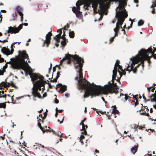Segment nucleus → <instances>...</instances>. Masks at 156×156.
<instances>
[{
  "instance_id": "nucleus-1",
  "label": "nucleus",
  "mask_w": 156,
  "mask_h": 156,
  "mask_svg": "<svg viewBox=\"0 0 156 156\" xmlns=\"http://www.w3.org/2000/svg\"><path fill=\"white\" fill-rule=\"evenodd\" d=\"M67 60L66 63L69 64L71 61H73L75 68L78 73V75L75 79L77 81L78 87L81 89H86L83 95L84 98H86L90 95L91 96L97 95L100 94L101 92L103 91L107 92L109 90V86L108 85L103 86H97L93 83V85L89 82L87 81L83 77L82 74V67L84 62L83 59L76 55H71L69 54L65 55V56L61 60L60 62Z\"/></svg>"
},
{
  "instance_id": "nucleus-2",
  "label": "nucleus",
  "mask_w": 156,
  "mask_h": 156,
  "mask_svg": "<svg viewBox=\"0 0 156 156\" xmlns=\"http://www.w3.org/2000/svg\"><path fill=\"white\" fill-rule=\"evenodd\" d=\"M153 48L151 46L147 50L142 49L138 52V54L133 58H130L132 62L130 66L128 65L126 68L127 70L130 71L133 69L134 73L136 72L135 70L136 68L141 64L142 66H144V61L148 60L149 62L151 57L152 56L154 58L156 59V54L152 51Z\"/></svg>"
},
{
  "instance_id": "nucleus-3",
  "label": "nucleus",
  "mask_w": 156,
  "mask_h": 156,
  "mask_svg": "<svg viewBox=\"0 0 156 156\" xmlns=\"http://www.w3.org/2000/svg\"><path fill=\"white\" fill-rule=\"evenodd\" d=\"M28 58V55L25 51L21 52L19 51V55L16 56V58H11L9 61L6 62L11 64L12 68L14 69H22L25 71L27 69L28 71H30L31 69V67L25 61V59Z\"/></svg>"
},
{
  "instance_id": "nucleus-4",
  "label": "nucleus",
  "mask_w": 156,
  "mask_h": 156,
  "mask_svg": "<svg viewBox=\"0 0 156 156\" xmlns=\"http://www.w3.org/2000/svg\"><path fill=\"white\" fill-rule=\"evenodd\" d=\"M119 5L116 9L115 17L117 18L118 21L116 23V27L114 29L115 34H117L124 21L125 18L127 17L128 14L124 7L126 5V0H117ZM120 28L122 29L121 26Z\"/></svg>"
},
{
  "instance_id": "nucleus-5",
  "label": "nucleus",
  "mask_w": 156,
  "mask_h": 156,
  "mask_svg": "<svg viewBox=\"0 0 156 156\" xmlns=\"http://www.w3.org/2000/svg\"><path fill=\"white\" fill-rule=\"evenodd\" d=\"M29 75L33 82V86L32 88V93L34 96L33 100H35V98L37 97L41 98V95L38 91V90H42L44 89V85L47 83V82L43 80L44 77L42 76H39L34 73H29Z\"/></svg>"
},
{
  "instance_id": "nucleus-6",
  "label": "nucleus",
  "mask_w": 156,
  "mask_h": 156,
  "mask_svg": "<svg viewBox=\"0 0 156 156\" xmlns=\"http://www.w3.org/2000/svg\"><path fill=\"white\" fill-rule=\"evenodd\" d=\"M83 4V2L81 1H78L76 2V7H73L72 8L73 11L76 14L77 17L80 16L81 14V12L80 11V6Z\"/></svg>"
},
{
  "instance_id": "nucleus-7",
  "label": "nucleus",
  "mask_w": 156,
  "mask_h": 156,
  "mask_svg": "<svg viewBox=\"0 0 156 156\" xmlns=\"http://www.w3.org/2000/svg\"><path fill=\"white\" fill-rule=\"evenodd\" d=\"M23 25L25 26H27L28 23H24L22 24H20L18 27H8V33H10L11 34H16L19 32L20 30L22 28Z\"/></svg>"
},
{
  "instance_id": "nucleus-8",
  "label": "nucleus",
  "mask_w": 156,
  "mask_h": 156,
  "mask_svg": "<svg viewBox=\"0 0 156 156\" xmlns=\"http://www.w3.org/2000/svg\"><path fill=\"white\" fill-rule=\"evenodd\" d=\"M119 61L118 60H117L116 61V62L115 64L114 70H113V75L112 76V83H114V80L115 79V77L116 76L117 66L119 65Z\"/></svg>"
},
{
  "instance_id": "nucleus-9",
  "label": "nucleus",
  "mask_w": 156,
  "mask_h": 156,
  "mask_svg": "<svg viewBox=\"0 0 156 156\" xmlns=\"http://www.w3.org/2000/svg\"><path fill=\"white\" fill-rule=\"evenodd\" d=\"M16 10L17 11V13L19 14V15L21 16L20 20L21 22L23 21V14L22 13L23 9L19 6H17L16 8Z\"/></svg>"
},
{
  "instance_id": "nucleus-10",
  "label": "nucleus",
  "mask_w": 156,
  "mask_h": 156,
  "mask_svg": "<svg viewBox=\"0 0 156 156\" xmlns=\"http://www.w3.org/2000/svg\"><path fill=\"white\" fill-rule=\"evenodd\" d=\"M63 28L58 30L57 32L58 33L59 32V33L56 35L54 37V39L58 43L60 42V38L62 37V36H61V34L62 30H63Z\"/></svg>"
},
{
  "instance_id": "nucleus-11",
  "label": "nucleus",
  "mask_w": 156,
  "mask_h": 156,
  "mask_svg": "<svg viewBox=\"0 0 156 156\" xmlns=\"http://www.w3.org/2000/svg\"><path fill=\"white\" fill-rule=\"evenodd\" d=\"M52 35V33L51 32H49L46 36V40L45 42L47 44L46 46L48 47V44L50 43L51 37Z\"/></svg>"
},
{
  "instance_id": "nucleus-12",
  "label": "nucleus",
  "mask_w": 156,
  "mask_h": 156,
  "mask_svg": "<svg viewBox=\"0 0 156 156\" xmlns=\"http://www.w3.org/2000/svg\"><path fill=\"white\" fill-rule=\"evenodd\" d=\"M60 87V88L59 89V91L61 93H63L67 90V87L65 85H63L62 84L59 83L57 85V87Z\"/></svg>"
},
{
  "instance_id": "nucleus-13",
  "label": "nucleus",
  "mask_w": 156,
  "mask_h": 156,
  "mask_svg": "<svg viewBox=\"0 0 156 156\" xmlns=\"http://www.w3.org/2000/svg\"><path fill=\"white\" fill-rule=\"evenodd\" d=\"M99 3V1L98 0H94L92 3V7L93 8L94 12L95 13H97L96 10L98 5Z\"/></svg>"
},
{
  "instance_id": "nucleus-14",
  "label": "nucleus",
  "mask_w": 156,
  "mask_h": 156,
  "mask_svg": "<svg viewBox=\"0 0 156 156\" xmlns=\"http://www.w3.org/2000/svg\"><path fill=\"white\" fill-rule=\"evenodd\" d=\"M86 119V118H85L83 120V121H82V122H84ZM82 129L81 130L82 131L81 133L83 134H84L85 135H86L87 134V132L85 129V127H86V128H87V125L85 126L83 123L82 124Z\"/></svg>"
},
{
  "instance_id": "nucleus-15",
  "label": "nucleus",
  "mask_w": 156,
  "mask_h": 156,
  "mask_svg": "<svg viewBox=\"0 0 156 156\" xmlns=\"http://www.w3.org/2000/svg\"><path fill=\"white\" fill-rule=\"evenodd\" d=\"M13 51L14 50L13 49H11V51H10L9 49H6L1 50L2 52L6 55L12 54Z\"/></svg>"
},
{
  "instance_id": "nucleus-16",
  "label": "nucleus",
  "mask_w": 156,
  "mask_h": 156,
  "mask_svg": "<svg viewBox=\"0 0 156 156\" xmlns=\"http://www.w3.org/2000/svg\"><path fill=\"white\" fill-rule=\"evenodd\" d=\"M117 66H118V72L119 73V74L120 75V77H121L122 75H125L126 73L122 69V67L121 66L118 65Z\"/></svg>"
},
{
  "instance_id": "nucleus-17",
  "label": "nucleus",
  "mask_w": 156,
  "mask_h": 156,
  "mask_svg": "<svg viewBox=\"0 0 156 156\" xmlns=\"http://www.w3.org/2000/svg\"><path fill=\"white\" fill-rule=\"evenodd\" d=\"M138 147V144L135 145L134 146L132 147L130 149L131 153L134 154L137 151V148Z\"/></svg>"
},
{
  "instance_id": "nucleus-18",
  "label": "nucleus",
  "mask_w": 156,
  "mask_h": 156,
  "mask_svg": "<svg viewBox=\"0 0 156 156\" xmlns=\"http://www.w3.org/2000/svg\"><path fill=\"white\" fill-rule=\"evenodd\" d=\"M63 34L62 36V37H60V39H63V40H62L61 41V44L62 45H65L66 43V39L65 37H63L65 35V31L64 30L63 31Z\"/></svg>"
},
{
  "instance_id": "nucleus-19",
  "label": "nucleus",
  "mask_w": 156,
  "mask_h": 156,
  "mask_svg": "<svg viewBox=\"0 0 156 156\" xmlns=\"http://www.w3.org/2000/svg\"><path fill=\"white\" fill-rule=\"evenodd\" d=\"M17 16V14L16 12H15L12 14V19H10V20H17L16 16Z\"/></svg>"
},
{
  "instance_id": "nucleus-20",
  "label": "nucleus",
  "mask_w": 156,
  "mask_h": 156,
  "mask_svg": "<svg viewBox=\"0 0 156 156\" xmlns=\"http://www.w3.org/2000/svg\"><path fill=\"white\" fill-rule=\"evenodd\" d=\"M48 131L50 132H52L54 134L58 136H61L62 135L61 134H60V133H61V132H60L58 131L56 133L53 129H51V130H48Z\"/></svg>"
},
{
  "instance_id": "nucleus-21",
  "label": "nucleus",
  "mask_w": 156,
  "mask_h": 156,
  "mask_svg": "<svg viewBox=\"0 0 156 156\" xmlns=\"http://www.w3.org/2000/svg\"><path fill=\"white\" fill-rule=\"evenodd\" d=\"M69 36L70 38H73L74 36V33L73 31L70 32L69 34Z\"/></svg>"
},
{
  "instance_id": "nucleus-22",
  "label": "nucleus",
  "mask_w": 156,
  "mask_h": 156,
  "mask_svg": "<svg viewBox=\"0 0 156 156\" xmlns=\"http://www.w3.org/2000/svg\"><path fill=\"white\" fill-rule=\"evenodd\" d=\"M144 23V22L142 20H140L138 22V26H140L143 25Z\"/></svg>"
},
{
  "instance_id": "nucleus-23",
  "label": "nucleus",
  "mask_w": 156,
  "mask_h": 156,
  "mask_svg": "<svg viewBox=\"0 0 156 156\" xmlns=\"http://www.w3.org/2000/svg\"><path fill=\"white\" fill-rule=\"evenodd\" d=\"M112 113H114L115 114H118L119 113V111L118 110L115 109L114 108V109H112Z\"/></svg>"
},
{
  "instance_id": "nucleus-24",
  "label": "nucleus",
  "mask_w": 156,
  "mask_h": 156,
  "mask_svg": "<svg viewBox=\"0 0 156 156\" xmlns=\"http://www.w3.org/2000/svg\"><path fill=\"white\" fill-rule=\"evenodd\" d=\"M6 105L3 103H0V108H5L6 107Z\"/></svg>"
},
{
  "instance_id": "nucleus-25",
  "label": "nucleus",
  "mask_w": 156,
  "mask_h": 156,
  "mask_svg": "<svg viewBox=\"0 0 156 156\" xmlns=\"http://www.w3.org/2000/svg\"><path fill=\"white\" fill-rule=\"evenodd\" d=\"M38 126H39V127L40 128V129H41L42 131V132H43V133H44L45 132V131L43 129V128L41 127V124L40 123H38Z\"/></svg>"
},
{
  "instance_id": "nucleus-26",
  "label": "nucleus",
  "mask_w": 156,
  "mask_h": 156,
  "mask_svg": "<svg viewBox=\"0 0 156 156\" xmlns=\"http://www.w3.org/2000/svg\"><path fill=\"white\" fill-rule=\"evenodd\" d=\"M2 69V68L1 69ZM5 71V70L3 68L2 69H0V75H3V73Z\"/></svg>"
},
{
  "instance_id": "nucleus-27",
  "label": "nucleus",
  "mask_w": 156,
  "mask_h": 156,
  "mask_svg": "<svg viewBox=\"0 0 156 156\" xmlns=\"http://www.w3.org/2000/svg\"><path fill=\"white\" fill-rule=\"evenodd\" d=\"M2 85V86H3L4 87L7 86V84L5 83L4 82H2L0 83V85Z\"/></svg>"
},
{
  "instance_id": "nucleus-28",
  "label": "nucleus",
  "mask_w": 156,
  "mask_h": 156,
  "mask_svg": "<svg viewBox=\"0 0 156 156\" xmlns=\"http://www.w3.org/2000/svg\"><path fill=\"white\" fill-rule=\"evenodd\" d=\"M64 95L66 98H68L69 97V94L68 93H65Z\"/></svg>"
},
{
  "instance_id": "nucleus-29",
  "label": "nucleus",
  "mask_w": 156,
  "mask_h": 156,
  "mask_svg": "<svg viewBox=\"0 0 156 156\" xmlns=\"http://www.w3.org/2000/svg\"><path fill=\"white\" fill-rule=\"evenodd\" d=\"M6 94H5L4 95H2L1 96H0V98H5L6 99Z\"/></svg>"
},
{
  "instance_id": "nucleus-30",
  "label": "nucleus",
  "mask_w": 156,
  "mask_h": 156,
  "mask_svg": "<svg viewBox=\"0 0 156 156\" xmlns=\"http://www.w3.org/2000/svg\"><path fill=\"white\" fill-rule=\"evenodd\" d=\"M4 61V59L0 57V62H2Z\"/></svg>"
},
{
  "instance_id": "nucleus-31",
  "label": "nucleus",
  "mask_w": 156,
  "mask_h": 156,
  "mask_svg": "<svg viewBox=\"0 0 156 156\" xmlns=\"http://www.w3.org/2000/svg\"><path fill=\"white\" fill-rule=\"evenodd\" d=\"M60 73L59 72H58L57 73V75L56 76V78L58 79L59 77Z\"/></svg>"
},
{
  "instance_id": "nucleus-32",
  "label": "nucleus",
  "mask_w": 156,
  "mask_h": 156,
  "mask_svg": "<svg viewBox=\"0 0 156 156\" xmlns=\"http://www.w3.org/2000/svg\"><path fill=\"white\" fill-rule=\"evenodd\" d=\"M18 43L17 42H13L11 44V48H12V47H13V45H14L15 44H16V43Z\"/></svg>"
},
{
  "instance_id": "nucleus-33",
  "label": "nucleus",
  "mask_w": 156,
  "mask_h": 156,
  "mask_svg": "<svg viewBox=\"0 0 156 156\" xmlns=\"http://www.w3.org/2000/svg\"><path fill=\"white\" fill-rule=\"evenodd\" d=\"M128 96H126V94L125 95V99L126 100H127L128 99Z\"/></svg>"
},
{
  "instance_id": "nucleus-34",
  "label": "nucleus",
  "mask_w": 156,
  "mask_h": 156,
  "mask_svg": "<svg viewBox=\"0 0 156 156\" xmlns=\"http://www.w3.org/2000/svg\"><path fill=\"white\" fill-rule=\"evenodd\" d=\"M156 6V4H153L151 6V7L153 8H154Z\"/></svg>"
},
{
  "instance_id": "nucleus-35",
  "label": "nucleus",
  "mask_w": 156,
  "mask_h": 156,
  "mask_svg": "<svg viewBox=\"0 0 156 156\" xmlns=\"http://www.w3.org/2000/svg\"><path fill=\"white\" fill-rule=\"evenodd\" d=\"M115 37V36H114L113 37L110 38V41H111L112 42L113 41L114 38Z\"/></svg>"
},
{
  "instance_id": "nucleus-36",
  "label": "nucleus",
  "mask_w": 156,
  "mask_h": 156,
  "mask_svg": "<svg viewBox=\"0 0 156 156\" xmlns=\"http://www.w3.org/2000/svg\"><path fill=\"white\" fill-rule=\"evenodd\" d=\"M69 28V27L68 26H66L64 28H63L64 30H67V29H68Z\"/></svg>"
},
{
  "instance_id": "nucleus-37",
  "label": "nucleus",
  "mask_w": 156,
  "mask_h": 156,
  "mask_svg": "<svg viewBox=\"0 0 156 156\" xmlns=\"http://www.w3.org/2000/svg\"><path fill=\"white\" fill-rule=\"evenodd\" d=\"M84 136L82 135L80 136V139H82L83 138H84Z\"/></svg>"
},
{
  "instance_id": "nucleus-38",
  "label": "nucleus",
  "mask_w": 156,
  "mask_h": 156,
  "mask_svg": "<svg viewBox=\"0 0 156 156\" xmlns=\"http://www.w3.org/2000/svg\"><path fill=\"white\" fill-rule=\"evenodd\" d=\"M63 119H64V118H63L62 120V121H60L59 120V119H58V122H60V123L61 124V123H62L63 122Z\"/></svg>"
},
{
  "instance_id": "nucleus-39",
  "label": "nucleus",
  "mask_w": 156,
  "mask_h": 156,
  "mask_svg": "<svg viewBox=\"0 0 156 156\" xmlns=\"http://www.w3.org/2000/svg\"><path fill=\"white\" fill-rule=\"evenodd\" d=\"M55 102L56 104H58L59 102V101L58 100L56 99L55 100Z\"/></svg>"
},
{
  "instance_id": "nucleus-40",
  "label": "nucleus",
  "mask_w": 156,
  "mask_h": 156,
  "mask_svg": "<svg viewBox=\"0 0 156 156\" xmlns=\"http://www.w3.org/2000/svg\"><path fill=\"white\" fill-rule=\"evenodd\" d=\"M3 41H7L6 39H5L3 40V41L0 40V42H2Z\"/></svg>"
},
{
  "instance_id": "nucleus-41",
  "label": "nucleus",
  "mask_w": 156,
  "mask_h": 156,
  "mask_svg": "<svg viewBox=\"0 0 156 156\" xmlns=\"http://www.w3.org/2000/svg\"><path fill=\"white\" fill-rule=\"evenodd\" d=\"M55 45L57 47H58L59 46V44L57 43H55Z\"/></svg>"
},
{
  "instance_id": "nucleus-42",
  "label": "nucleus",
  "mask_w": 156,
  "mask_h": 156,
  "mask_svg": "<svg viewBox=\"0 0 156 156\" xmlns=\"http://www.w3.org/2000/svg\"><path fill=\"white\" fill-rule=\"evenodd\" d=\"M134 1L135 3H138V0H134Z\"/></svg>"
},
{
  "instance_id": "nucleus-43",
  "label": "nucleus",
  "mask_w": 156,
  "mask_h": 156,
  "mask_svg": "<svg viewBox=\"0 0 156 156\" xmlns=\"http://www.w3.org/2000/svg\"><path fill=\"white\" fill-rule=\"evenodd\" d=\"M116 21V19H115V20H113L112 21V23H115V22Z\"/></svg>"
},
{
  "instance_id": "nucleus-44",
  "label": "nucleus",
  "mask_w": 156,
  "mask_h": 156,
  "mask_svg": "<svg viewBox=\"0 0 156 156\" xmlns=\"http://www.w3.org/2000/svg\"><path fill=\"white\" fill-rule=\"evenodd\" d=\"M143 98L145 100L146 99V98H145V97L144 96V94H143Z\"/></svg>"
},
{
  "instance_id": "nucleus-45",
  "label": "nucleus",
  "mask_w": 156,
  "mask_h": 156,
  "mask_svg": "<svg viewBox=\"0 0 156 156\" xmlns=\"http://www.w3.org/2000/svg\"><path fill=\"white\" fill-rule=\"evenodd\" d=\"M48 85H49V87H50V88H52V86L50 83H49Z\"/></svg>"
},
{
  "instance_id": "nucleus-46",
  "label": "nucleus",
  "mask_w": 156,
  "mask_h": 156,
  "mask_svg": "<svg viewBox=\"0 0 156 156\" xmlns=\"http://www.w3.org/2000/svg\"><path fill=\"white\" fill-rule=\"evenodd\" d=\"M151 12H152V13H153V14H154V12H155V11H154V9H153L151 11Z\"/></svg>"
},
{
  "instance_id": "nucleus-47",
  "label": "nucleus",
  "mask_w": 156,
  "mask_h": 156,
  "mask_svg": "<svg viewBox=\"0 0 156 156\" xmlns=\"http://www.w3.org/2000/svg\"><path fill=\"white\" fill-rule=\"evenodd\" d=\"M145 115H146L148 116L149 115V114L148 113H147L146 112H145Z\"/></svg>"
},
{
  "instance_id": "nucleus-48",
  "label": "nucleus",
  "mask_w": 156,
  "mask_h": 156,
  "mask_svg": "<svg viewBox=\"0 0 156 156\" xmlns=\"http://www.w3.org/2000/svg\"><path fill=\"white\" fill-rule=\"evenodd\" d=\"M1 12H6V11L5 10H1Z\"/></svg>"
},
{
  "instance_id": "nucleus-49",
  "label": "nucleus",
  "mask_w": 156,
  "mask_h": 156,
  "mask_svg": "<svg viewBox=\"0 0 156 156\" xmlns=\"http://www.w3.org/2000/svg\"><path fill=\"white\" fill-rule=\"evenodd\" d=\"M45 128H46V129L47 130L48 129H50V127H48L46 126V127H45Z\"/></svg>"
},
{
  "instance_id": "nucleus-50",
  "label": "nucleus",
  "mask_w": 156,
  "mask_h": 156,
  "mask_svg": "<svg viewBox=\"0 0 156 156\" xmlns=\"http://www.w3.org/2000/svg\"><path fill=\"white\" fill-rule=\"evenodd\" d=\"M145 112H141L140 113V114L141 115H145Z\"/></svg>"
},
{
  "instance_id": "nucleus-51",
  "label": "nucleus",
  "mask_w": 156,
  "mask_h": 156,
  "mask_svg": "<svg viewBox=\"0 0 156 156\" xmlns=\"http://www.w3.org/2000/svg\"><path fill=\"white\" fill-rule=\"evenodd\" d=\"M63 111V110H59V112L60 113H61Z\"/></svg>"
},
{
  "instance_id": "nucleus-52",
  "label": "nucleus",
  "mask_w": 156,
  "mask_h": 156,
  "mask_svg": "<svg viewBox=\"0 0 156 156\" xmlns=\"http://www.w3.org/2000/svg\"><path fill=\"white\" fill-rule=\"evenodd\" d=\"M87 112V108L86 107H85V108L84 112Z\"/></svg>"
},
{
  "instance_id": "nucleus-53",
  "label": "nucleus",
  "mask_w": 156,
  "mask_h": 156,
  "mask_svg": "<svg viewBox=\"0 0 156 156\" xmlns=\"http://www.w3.org/2000/svg\"><path fill=\"white\" fill-rule=\"evenodd\" d=\"M121 30H122V31H124V34L125 33V31L124 29H122Z\"/></svg>"
},
{
  "instance_id": "nucleus-54",
  "label": "nucleus",
  "mask_w": 156,
  "mask_h": 156,
  "mask_svg": "<svg viewBox=\"0 0 156 156\" xmlns=\"http://www.w3.org/2000/svg\"><path fill=\"white\" fill-rule=\"evenodd\" d=\"M53 71H55V67H54L53 68Z\"/></svg>"
},
{
  "instance_id": "nucleus-55",
  "label": "nucleus",
  "mask_w": 156,
  "mask_h": 156,
  "mask_svg": "<svg viewBox=\"0 0 156 156\" xmlns=\"http://www.w3.org/2000/svg\"><path fill=\"white\" fill-rule=\"evenodd\" d=\"M58 113L57 112H56L55 114V116L56 117H57L58 115Z\"/></svg>"
},
{
  "instance_id": "nucleus-56",
  "label": "nucleus",
  "mask_w": 156,
  "mask_h": 156,
  "mask_svg": "<svg viewBox=\"0 0 156 156\" xmlns=\"http://www.w3.org/2000/svg\"><path fill=\"white\" fill-rule=\"evenodd\" d=\"M57 78H56V79H54V80H53L54 81L56 82V81H57Z\"/></svg>"
},
{
  "instance_id": "nucleus-57",
  "label": "nucleus",
  "mask_w": 156,
  "mask_h": 156,
  "mask_svg": "<svg viewBox=\"0 0 156 156\" xmlns=\"http://www.w3.org/2000/svg\"><path fill=\"white\" fill-rule=\"evenodd\" d=\"M11 85L12 86V87H15V85L14 84H12Z\"/></svg>"
},
{
  "instance_id": "nucleus-58",
  "label": "nucleus",
  "mask_w": 156,
  "mask_h": 156,
  "mask_svg": "<svg viewBox=\"0 0 156 156\" xmlns=\"http://www.w3.org/2000/svg\"><path fill=\"white\" fill-rule=\"evenodd\" d=\"M101 99L103 100V101H105V99L104 98L102 97Z\"/></svg>"
},
{
  "instance_id": "nucleus-59",
  "label": "nucleus",
  "mask_w": 156,
  "mask_h": 156,
  "mask_svg": "<svg viewBox=\"0 0 156 156\" xmlns=\"http://www.w3.org/2000/svg\"><path fill=\"white\" fill-rule=\"evenodd\" d=\"M11 101H13V98H12V97H11Z\"/></svg>"
},
{
  "instance_id": "nucleus-60",
  "label": "nucleus",
  "mask_w": 156,
  "mask_h": 156,
  "mask_svg": "<svg viewBox=\"0 0 156 156\" xmlns=\"http://www.w3.org/2000/svg\"><path fill=\"white\" fill-rule=\"evenodd\" d=\"M103 1L105 2H107L108 1V0H103Z\"/></svg>"
},
{
  "instance_id": "nucleus-61",
  "label": "nucleus",
  "mask_w": 156,
  "mask_h": 156,
  "mask_svg": "<svg viewBox=\"0 0 156 156\" xmlns=\"http://www.w3.org/2000/svg\"><path fill=\"white\" fill-rule=\"evenodd\" d=\"M80 139V141L82 143L83 142V141L82 140V139Z\"/></svg>"
},
{
  "instance_id": "nucleus-62",
  "label": "nucleus",
  "mask_w": 156,
  "mask_h": 156,
  "mask_svg": "<svg viewBox=\"0 0 156 156\" xmlns=\"http://www.w3.org/2000/svg\"><path fill=\"white\" fill-rule=\"evenodd\" d=\"M152 112V108H151L150 109V112L151 113Z\"/></svg>"
},
{
  "instance_id": "nucleus-63",
  "label": "nucleus",
  "mask_w": 156,
  "mask_h": 156,
  "mask_svg": "<svg viewBox=\"0 0 156 156\" xmlns=\"http://www.w3.org/2000/svg\"><path fill=\"white\" fill-rule=\"evenodd\" d=\"M42 110H43L42 109L40 110L39 111H38V112L41 113L42 112Z\"/></svg>"
},
{
  "instance_id": "nucleus-64",
  "label": "nucleus",
  "mask_w": 156,
  "mask_h": 156,
  "mask_svg": "<svg viewBox=\"0 0 156 156\" xmlns=\"http://www.w3.org/2000/svg\"><path fill=\"white\" fill-rule=\"evenodd\" d=\"M58 108H56L55 109V111H56V112H57V111H58Z\"/></svg>"
}]
</instances>
